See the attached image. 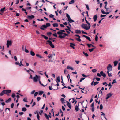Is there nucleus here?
<instances>
[{
  "instance_id": "obj_22",
  "label": "nucleus",
  "mask_w": 120,
  "mask_h": 120,
  "mask_svg": "<svg viewBox=\"0 0 120 120\" xmlns=\"http://www.w3.org/2000/svg\"><path fill=\"white\" fill-rule=\"evenodd\" d=\"M68 21L70 23H71L73 22H74L75 21L74 20L71 19V18L69 19H68Z\"/></svg>"
},
{
  "instance_id": "obj_18",
  "label": "nucleus",
  "mask_w": 120,
  "mask_h": 120,
  "mask_svg": "<svg viewBox=\"0 0 120 120\" xmlns=\"http://www.w3.org/2000/svg\"><path fill=\"white\" fill-rule=\"evenodd\" d=\"M66 102L67 103V106L70 109H71V104L70 103L68 102L67 101H66Z\"/></svg>"
},
{
  "instance_id": "obj_40",
  "label": "nucleus",
  "mask_w": 120,
  "mask_h": 120,
  "mask_svg": "<svg viewBox=\"0 0 120 120\" xmlns=\"http://www.w3.org/2000/svg\"><path fill=\"white\" fill-rule=\"evenodd\" d=\"M52 34V33L51 32H49L47 33V35L49 36H50Z\"/></svg>"
},
{
  "instance_id": "obj_12",
  "label": "nucleus",
  "mask_w": 120,
  "mask_h": 120,
  "mask_svg": "<svg viewBox=\"0 0 120 120\" xmlns=\"http://www.w3.org/2000/svg\"><path fill=\"white\" fill-rule=\"evenodd\" d=\"M98 18V16L97 15H95L93 17L94 21V22L96 21L97 19Z\"/></svg>"
},
{
  "instance_id": "obj_41",
  "label": "nucleus",
  "mask_w": 120,
  "mask_h": 120,
  "mask_svg": "<svg viewBox=\"0 0 120 120\" xmlns=\"http://www.w3.org/2000/svg\"><path fill=\"white\" fill-rule=\"evenodd\" d=\"M46 26H47V27L50 26V24L49 23H46Z\"/></svg>"
},
{
  "instance_id": "obj_46",
  "label": "nucleus",
  "mask_w": 120,
  "mask_h": 120,
  "mask_svg": "<svg viewBox=\"0 0 120 120\" xmlns=\"http://www.w3.org/2000/svg\"><path fill=\"white\" fill-rule=\"evenodd\" d=\"M54 17V15L52 14H50L49 15V17L50 18H53Z\"/></svg>"
},
{
  "instance_id": "obj_10",
  "label": "nucleus",
  "mask_w": 120,
  "mask_h": 120,
  "mask_svg": "<svg viewBox=\"0 0 120 120\" xmlns=\"http://www.w3.org/2000/svg\"><path fill=\"white\" fill-rule=\"evenodd\" d=\"M100 74L101 75L103 76L104 78L106 77V75L102 71L100 72Z\"/></svg>"
},
{
  "instance_id": "obj_17",
  "label": "nucleus",
  "mask_w": 120,
  "mask_h": 120,
  "mask_svg": "<svg viewBox=\"0 0 120 120\" xmlns=\"http://www.w3.org/2000/svg\"><path fill=\"white\" fill-rule=\"evenodd\" d=\"M64 33H62L61 30H60L57 32V34H58L59 35H61L63 34H64Z\"/></svg>"
},
{
  "instance_id": "obj_38",
  "label": "nucleus",
  "mask_w": 120,
  "mask_h": 120,
  "mask_svg": "<svg viewBox=\"0 0 120 120\" xmlns=\"http://www.w3.org/2000/svg\"><path fill=\"white\" fill-rule=\"evenodd\" d=\"M80 37L76 39V40L79 41L80 42L81 41V40L80 39Z\"/></svg>"
},
{
  "instance_id": "obj_29",
  "label": "nucleus",
  "mask_w": 120,
  "mask_h": 120,
  "mask_svg": "<svg viewBox=\"0 0 120 120\" xmlns=\"http://www.w3.org/2000/svg\"><path fill=\"white\" fill-rule=\"evenodd\" d=\"M11 100V99L10 98H9L8 100L5 101V102L6 103L9 102Z\"/></svg>"
},
{
  "instance_id": "obj_54",
  "label": "nucleus",
  "mask_w": 120,
  "mask_h": 120,
  "mask_svg": "<svg viewBox=\"0 0 120 120\" xmlns=\"http://www.w3.org/2000/svg\"><path fill=\"white\" fill-rule=\"evenodd\" d=\"M98 37L97 35H96L95 37V40L96 41H98Z\"/></svg>"
},
{
  "instance_id": "obj_45",
  "label": "nucleus",
  "mask_w": 120,
  "mask_h": 120,
  "mask_svg": "<svg viewBox=\"0 0 120 120\" xmlns=\"http://www.w3.org/2000/svg\"><path fill=\"white\" fill-rule=\"evenodd\" d=\"M85 79V78H80V79L79 81L80 82H81L83 80Z\"/></svg>"
},
{
  "instance_id": "obj_48",
  "label": "nucleus",
  "mask_w": 120,
  "mask_h": 120,
  "mask_svg": "<svg viewBox=\"0 0 120 120\" xmlns=\"http://www.w3.org/2000/svg\"><path fill=\"white\" fill-rule=\"evenodd\" d=\"M23 101L24 102H27V98H24L23 99Z\"/></svg>"
},
{
  "instance_id": "obj_58",
  "label": "nucleus",
  "mask_w": 120,
  "mask_h": 120,
  "mask_svg": "<svg viewBox=\"0 0 120 120\" xmlns=\"http://www.w3.org/2000/svg\"><path fill=\"white\" fill-rule=\"evenodd\" d=\"M86 8L87 9V10H89V6L88 5L86 4Z\"/></svg>"
},
{
  "instance_id": "obj_27",
  "label": "nucleus",
  "mask_w": 120,
  "mask_h": 120,
  "mask_svg": "<svg viewBox=\"0 0 120 120\" xmlns=\"http://www.w3.org/2000/svg\"><path fill=\"white\" fill-rule=\"evenodd\" d=\"M53 25L54 27H57L58 26V24L57 23H55L53 24Z\"/></svg>"
},
{
  "instance_id": "obj_2",
  "label": "nucleus",
  "mask_w": 120,
  "mask_h": 120,
  "mask_svg": "<svg viewBox=\"0 0 120 120\" xmlns=\"http://www.w3.org/2000/svg\"><path fill=\"white\" fill-rule=\"evenodd\" d=\"M81 27L83 28L86 30H88L90 29L91 26L90 25H88V24H82L81 25Z\"/></svg>"
},
{
  "instance_id": "obj_42",
  "label": "nucleus",
  "mask_w": 120,
  "mask_h": 120,
  "mask_svg": "<svg viewBox=\"0 0 120 120\" xmlns=\"http://www.w3.org/2000/svg\"><path fill=\"white\" fill-rule=\"evenodd\" d=\"M66 17L68 18V19H69L70 18V16L69 15L68 13L66 14Z\"/></svg>"
},
{
  "instance_id": "obj_44",
  "label": "nucleus",
  "mask_w": 120,
  "mask_h": 120,
  "mask_svg": "<svg viewBox=\"0 0 120 120\" xmlns=\"http://www.w3.org/2000/svg\"><path fill=\"white\" fill-rule=\"evenodd\" d=\"M94 49V48H92L91 49H89V50L90 52H92Z\"/></svg>"
},
{
  "instance_id": "obj_3",
  "label": "nucleus",
  "mask_w": 120,
  "mask_h": 120,
  "mask_svg": "<svg viewBox=\"0 0 120 120\" xmlns=\"http://www.w3.org/2000/svg\"><path fill=\"white\" fill-rule=\"evenodd\" d=\"M33 81L34 82H36L40 80V77L36 75L34 77L33 79Z\"/></svg>"
},
{
  "instance_id": "obj_64",
  "label": "nucleus",
  "mask_w": 120,
  "mask_h": 120,
  "mask_svg": "<svg viewBox=\"0 0 120 120\" xmlns=\"http://www.w3.org/2000/svg\"><path fill=\"white\" fill-rule=\"evenodd\" d=\"M106 16L105 15H102L101 14L100 16V17L101 18H102L103 17H105Z\"/></svg>"
},
{
  "instance_id": "obj_23",
  "label": "nucleus",
  "mask_w": 120,
  "mask_h": 120,
  "mask_svg": "<svg viewBox=\"0 0 120 120\" xmlns=\"http://www.w3.org/2000/svg\"><path fill=\"white\" fill-rule=\"evenodd\" d=\"M75 32L76 34H80L81 33V31L78 30H76L75 31Z\"/></svg>"
},
{
  "instance_id": "obj_34",
  "label": "nucleus",
  "mask_w": 120,
  "mask_h": 120,
  "mask_svg": "<svg viewBox=\"0 0 120 120\" xmlns=\"http://www.w3.org/2000/svg\"><path fill=\"white\" fill-rule=\"evenodd\" d=\"M45 116L47 119H49V116H48V115L46 114H45Z\"/></svg>"
},
{
  "instance_id": "obj_19",
  "label": "nucleus",
  "mask_w": 120,
  "mask_h": 120,
  "mask_svg": "<svg viewBox=\"0 0 120 120\" xmlns=\"http://www.w3.org/2000/svg\"><path fill=\"white\" fill-rule=\"evenodd\" d=\"M66 27L68 28V29H65L66 30H68L69 31H70V32H71L72 33H73V31H71V29H70V28L68 26H66Z\"/></svg>"
},
{
  "instance_id": "obj_20",
  "label": "nucleus",
  "mask_w": 120,
  "mask_h": 120,
  "mask_svg": "<svg viewBox=\"0 0 120 120\" xmlns=\"http://www.w3.org/2000/svg\"><path fill=\"white\" fill-rule=\"evenodd\" d=\"M60 77L59 76L58 77L56 80V81L57 83H58L60 81Z\"/></svg>"
},
{
  "instance_id": "obj_61",
  "label": "nucleus",
  "mask_w": 120,
  "mask_h": 120,
  "mask_svg": "<svg viewBox=\"0 0 120 120\" xmlns=\"http://www.w3.org/2000/svg\"><path fill=\"white\" fill-rule=\"evenodd\" d=\"M85 21H86V22L88 24V25H90V23L88 22V21L86 19V17L85 18Z\"/></svg>"
},
{
  "instance_id": "obj_31",
  "label": "nucleus",
  "mask_w": 120,
  "mask_h": 120,
  "mask_svg": "<svg viewBox=\"0 0 120 120\" xmlns=\"http://www.w3.org/2000/svg\"><path fill=\"white\" fill-rule=\"evenodd\" d=\"M15 64L16 65H19V66H21V65H20V63L18 62H16L15 63Z\"/></svg>"
},
{
  "instance_id": "obj_11",
  "label": "nucleus",
  "mask_w": 120,
  "mask_h": 120,
  "mask_svg": "<svg viewBox=\"0 0 120 120\" xmlns=\"http://www.w3.org/2000/svg\"><path fill=\"white\" fill-rule=\"evenodd\" d=\"M6 94H7V95H8V94L10 93L11 92V90H5Z\"/></svg>"
},
{
  "instance_id": "obj_59",
  "label": "nucleus",
  "mask_w": 120,
  "mask_h": 120,
  "mask_svg": "<svg viewBox=\"0 0 120 120\" xmlns=\"http://www.w3.org/2000/svg\"><path fill=\"white\" fill-rule=\"evenodd\" d=\"M20 63V65H21V66H23V65L22 64V62L21 61H21L20 62V63Z\"/></svg>"
},
{
  "instance_id": "obj_39",
  "label": "nucleus",
  "mask_w": 120,
  "mask_h": 120,
  "mask_svg": "<svg viewBox=\"0 0 120 120\" xmlns=\"http://www.w3.org/2000/svg\"><path fill=\"white\" fill-rule=\"evenodd\" d=\"M99 82H96L94 83L93 85L94 86H95L97 84H98Z\"/></svg>"
},
{
  "instance_id": "obj_36",
  "label": "nucleus",
  "mask_w": 120,
  "mask_h": 120,
  "mask_svg": "<svg viewBox=\"0 0 120 120\" xmlns=\"http://www.w3.org/2000/svg\"><path fill=\"white\" fill-rule=\"evenodd\" d=\"M75 2V1L74 0H72L70 2H69V4H71Z\"/></svg>"
},
{
  "instance_id": "obj_6",
  "label": "nucleus",
  "mask_w": 120,
  "mask_h": 120,
  "mask_svg": "<svg viewBox=\"0 0 120 120\" xmlns=\"http://www.w3.org/2000/svg\"><path fill=\"white\" fill-rule=\"evenodd\" d=\"M64 35H59L58 37H59L61 39L64 38L66 36H68V35L65 33H64Z\"/></svg>"
},
{
  "instance_id": "obj_57",
  "label": "nucleus",
  "mask_w": 120,
  "mask_h": 120,
  "mask_svg": "<svg viewBox=\"0 0 120 120\" xmlns=\"http://www.w3.org/2000/svg\"><path fill=\"white\" fill-rule=\"evenodd\" d=\"M83 54H84L85 56L86 57H87L88 56V55L87 53H85V52H83Z\"/></svg>"
},
{
  "instance_id": "obj_9",
  "label": "nucleus",
  "mask_w": 120,
  "mask_h": 120,
  "mask_svg": "<svg viewBox=\"0 0 120 120\" xmlns=\"http://www.w3.org/2000/svg\"><path fill=\"white\" fill-rule=\"evenodd\" d=\"M112 95V94L111 93L108 94H107V97H106V99H108L109 98L111 97Z\"/></svg>"
},
{
  "instance_id": "obj_15",
  "label": "nucleus",
  "mask_w": 120,
  "mask_h": 120,
  "mask_svg": "<svg viewBox=\"0 0 120 120\" xmlns=\"http://www.w3.org/2000/svg\"><path fill=\"white\" fill-rule=\"evenodd\" d=\"M82 36L86 38L87 39L89 40L90 41H91V40L90 39V37L87 36L85 35H83Z\"/></svg>"
},
{
  "instance_id": "obj_56",
  "label": "nucleus",
  "mask_w": 120,
  "mask_h": 120,
  "mask_svg": "<svg viewBox=\"0 0 120 120\" xmlns=\"http://www.w3.org/2000/svg\"><path fill=\"white\" fill-rule=\"evenodd\" d=\"M25 51L27 53H28L29 52L28 50L26 49V48L25 49Z\"/></svg>"
},
{
  "instance_id": "obj_43",
  "label": "nucleus",
  "mask_w": 120,
  "mask_h": 120,
  "mask_svg": "<svg viewBox=\"0 0 120 120\" xmlns=\"http://www.w3.org/2000/svg\"><path fill=\"white\" fill-rule=\"evenodd\" d=\"M5 7H4V8H1V10H0V11H1L2 12H4V11L5 10Z\"/></svg>"
},
{
  "instance_id": "obj_37",
  "label": "nucleus",
  "mask_w": 120,
  "mask_h": 120,
  "mask_svg": "<svg viewBox=\"0 0 120 120\" xmlns=\"http://www.w3.org/2000/svg\"><path fill=\"white\" fill-rule=\"evenodd\" d=\"M44 92L42 91H40L39 92V95H41Z\"/></svg>"
},
{
  "instance_id": "obj_5",
  "label": "nucleus",
  "mask_w": 120,
  "mask_h": 120,
  "mask_svg": "<svg viewBox=\"0 0 120 120\" xmlns=\"http://www.w3.org/2000/svg\"><path fill=\"white\" fill-rule=\"evenodd\" d=\"M112 69V67L110 64H109L107 66V69L108 70V72L111 71Z\"/></svg>"
},
{
  "instance_id": "obj_47",
  "label": "nucleus",
  "mask_w": 120,
  "mask_h": 120,
  "mask_svg": "<svg viewBox=\"0 0 120 120\" xmlns=\"http://www.w3.org/2000/svg\"><path fill=\"white\" fill-rule=\"evenodd\" d=\"M43 111L42 110H41L39 112L40 114L41 115L42 114V112H43Z\"/></svg>"
},
{
  "instance_id": "obj_16",
  "label": "nucleus",
  "mask_w": 120,
  "mask_h": 120,
  "mask_svg": "<svg viewBox=\"0 0 120 120\" xmlns=\"http://www.w3.org/2000/svg\"><path fill=\"white\" fill-rule=\"evenodd\" d=\"M67 68L68 69H69L71 70H72L74 69L72 67L70 66H67Z\"/></svg>"
},
{
  "instance_id": "obj_60",
  "label": "nucleus",
  "mask_w": 120,
  "mask_h": 120,
  "mask_svg": "<svg viewBox=\"0 0 120 120\" xmlns=\"http://www.w3.org/2000/svg\"><path fill=\"white\" fill-rule=\"evenodd\" d=\"M14 59L15 61H17V58L16 56H15L14 57Z\"/></svg>"
},
{
  "instance_id": "obj_62",
  "label": "nucleus",
  "mask_w": 120,
  "mask_h": 120,
  "mask_svg": "<svg viewBox=\"0 0 120 120\" xmlns=\"http://www.w3.org/2000/svg\"><path fill=\"white\" fill-rule=\"evenodd\" d=\"M38 94V92H35L34 94V96L35 97Z\"/></svg>"
},
{
  "instance_id": "obj_24",
  "label": "nucleus",
  "mask_w": 120,
  "mask_h": 120,
  "mask_svg": "<svg viewBox=\"0 0 120 120\" xmlns=\"http://www.w3.org/2000/svg\"><path fill=\"white\" fill-rule=\"evenodd\" d=\"M36 56L37 57H39V58H42L43 57L41 56H40V55H39L38 54H36Z\"/></svg>"
},
{
  "instance_id": "obj_50",
  "label": "nucleus",
  "mask_w": 120,
  "mask_h": 120,
  "mask_svg": "<svg viewBox=\"0 0 120 120\" xmlns=\"http://www.w3.org/2000/svg\"><path fill=\"white\" fill-rule=\"evenodd\" d=\"M107 73L108 74V76L109 77H111L112 76V75L111 74V73H109V72H108V71H107Z\"/></svg>"
},
{
  "instance_id": "obj_13",
  "label": "nucleus",
  "mask_w": 120,
  "mask_h": 120,
  "mask_svg": "<svg viewBox=\"0 0 120 120\" xmlns=\"http://www.w3.org/2000/svg\"><path fill=\"white\" fill-rule=\"evenodd\" d=\"M5 94H6L5 90H4L0 93V96H2Z\"/></svg>"
},
{
  "instance_id": "obj_14",
  "label": "nucleus",
  "mask_w": 120,
  "mask_h": 120,
  "mask_svg": "<svg viewBox=\"0 0 120 120\" xmlns=\"http://www.w3.org/2000/svg\"><path fill=\"white\" fill-rule=\"evenodd\" d=\"M47 27V26H46V25H42L41 27L40 28V29L42 30H44V28H45Z\"/></svg>"
},
{
  "instance_id": "obj_35",
  "label": "nucleus",
  "mask_w": 120,
  "mask_h": 120,
  "mask_svg": "<svg viewBox=\"0 0 120 120\" xmlns=\"http://www.w3.org/2000/svg\"><path fill=\"white\" fill-rule=\"evenodd\" d=\"M22 111L25 112L26 110L27 109L25 107H23L22 108Z\"/></svg>"
},
{
  "instance_id": "obj_8",
  "label": "nucleus",
  "mask_w": 120,
  "mask_h": 120,
  "mask_svg": "<svg viewBox=\"0 0 120 120\" xmlns=\"http://www.w3.org/2000/svg\"><path fill=\"white\" fill-rule=\"evenodd\" d=\"M27 18L31 20L32 19L34 18V15H31L28 16H27Z\"/></svg>"
},
{
  "instance_id": "obj_26",
  "label": "nucleus",
  "mask_w": 120,
  "mask_h": 120,
  "mask_svg": "<svg viewBox=\"0 0 120 120\" xmlns=\"http://www.w3.org/2000/svg\"><path fill=\"white\" fill-rule=\"evenodd\" d=\"M41 35L42 37H43L46 40H47L48 39V37L45 36L44 35L41 34Z\"/></svg>"
},
{
  "instance_id": "obj_53",
  "label": "nucleus",
  "mask_w": 120,
  "mask_h": 120,
  "mask_svg": "<svg viewBox=\"0 0 120 120\" xmlns=\"http://www.w3.org/2000/svg\"><path fill=\"white\" fill-rule=\"evenodd\" d=\"M103 106L102 104H101L100 105V110H101L103 109Z\"/></svg>"
},
{
  "instance_id": "obj_1",
  "label": "nucleus",
  "mask_w": 120,
  "mask_h": 120,
  "mask_svg": "<svg viewBox=\"0 0 120 120\" xmlns=\"http://www.w3.org/2000/svg\"><path fill=\"white\" fill-rule=\"evenodd\" d=\"M110 8H108L105 9H106V12H105L103 10L101 9V11L102 13L107 15L111 13L112 11V10L110 9V8H111V6H110Z\"/></svg>"
},
{
  "instance_id": "obj_49",
  "label": "nucleus",
  "mask_w": 120,
  "mask_h": 120,
  "mask_svg": "<svg viewBox=\"0 0 120 120\" xmlns=\"http://www.w3.org/2000/svg\"><path fill=\"white\" fill-rule=\"evenodd\" d=\"M97 70L96 69H92V71L94 73L95 72H96Z\"/></svg>"
},
{
  "instance_id": "obj_32",
  "label": "nucleus",
  "mask_w": 120,
  "mask_h": 120,
  "mask_svg": "<svg viewBox=\"0 0 120 120\" xmlns=\"http://www.w3.org/2000/svg\"><path fill=\"white\" fill-rule=\"evenodd\" d=\"M30 53L31 55L33 56H34L35 55L34 52L32 51H30Z\"/></svg>"
},
{
  "instance_id": "obj_33",
  "label": "nucleus",
  "mask_w": 120,
  "mask_h": 120,
  "mask_svg": "<svg viewBox=\"0 0 120 120\" xmlns=\"http://www.w3.org/2000/svg\"><path fill=\"white\" fill-rule=\"evenodd\" d=\"M113 63L114 64V66H116V65H117L118 63V62L116 61H114Z\"/></svg>"
},
{
  "instance_id": "obj_63",
  "label": "nucleus",
  "mask_w": 120,
  "mask_h": 120,
  "mask_svg": "<svg viewBox=\"0 0 120 120\" xmlns=\"http://www.w3.org/2000/svg\"><path fill=\"white\" fill-rule=\"evenodd\" d=\"M95 79L97 81H99L100 80V78H96Z\"/></svg>"
},
{
  "instance_id": "obj_7",
  "label": "nucleus",
  "mask_w": 120,
  "mask_h": 120,
  "mask_svg": "<svg viewBox=\"0 0 120 120\" xmlns=\"http://www.w3.org/2000/svg\"><path fill=\"white\" fill-rule=\"evenodd\" d=\"M47 41L49 43V44L52 48H54V46L53 44H52V42L50 40H47Z\"/></svg>"
},
{
  "instance_id": "obj_30",
  "label": "nucleus",
  "mask_w": 120,
  "mask_h": 120,
  "mask_svg": "<svg viewBox=\"0 0 120 120\" xmlns=\"http://www.w3.org/2000/svg\"><path fill=\"white\" fill-rule=\"evenodd\" d=\"M37 118L38 120H40V116H39V114H38V112H37Z\"/></svg>"
},
{
  "instance_id": "obj_4",
  "label": "nucleus",
  "mask_w": 120,
  "mask_h": 120,
  "mask_svg": "<svg viewBox=\"0 0 120 120\" xmlns=\"http://www.w3.org/2000/svg\"><path fill=\"white\" fill-rule=\"evenodd\" d=\"M12 42L11 40H8L7 41L6 45L7 47L8 48H9V46H11L12 45Z\"/></svg>"
},
{
  "instance_id": "obj_52",
  "label": "nucleus",
  "mask_w": 120,
  "mask_h": 120,
  "mask_svg": "<svg viewBox=\"0 0 120 120\" xmlns=\"http://www.w3.org/2000/svg\"><path fill=\"white\" fill-rule=\"evenodd\" d=\"M41 98L40 97H38L37 98V101H39L41 99Z\"/></svg>"
},
{
  "instance_id": "obj_21",
  "label": "nucleus",
  "mask_w": 120,
  "mask_h": 120,
  "mask_svg": "<svg viewBox=\"0 0 120 120\" xmlns=\"http://www.w3.org/2000/svg\"><path fill=\"white\" fill-rule=\"evenodd\" d=\"M70 46L73 48V49H75V47H74V46H75V45L73 43H70Z\"/></svg>"
},
{
  "instance_id": "obj_51",
  "label": "nucleus",
  "mask_w": 120,
  "mask_h": 120,
  "mask_svg": "<svg viewBox=\"0 0 120 120\" xmlns=\"http://www.w3.org/2000/svg\"><path fill=\"white\" fill-rule=\"evenodd\" d=\"M11 96L12 98H14L15 96V94L14 93H13L12 94Z\"/></svg>"
},
{
  "instance_id": "obj_25",
  "label": "nucleus",
  "mask_w": 120,
  "mask_h": 120,
  "mask_svg": "<svg viewBox=\"0 0 120 120\" xmlns=\"http://www.w3.org/2000/svg\"><path fill=\"white\" fill-rule=\"evenodd\" d=\"M79 109L78 106L77 105L75 106V109L76 112H77L79 110Z\"/></svg>"
},
{
  "instance_id": "obj_28",
  "label": "nucleus",
  "mask_w": 120,
  "mask_h": 120,
  "mask_svg": "<svg viewBox=\"0 0 120 120\" xmlns=\"http://www.w3.org/2000/svg\"><path fill=\"white\" fill-rule=\"evenodd\" d=\"M61 101V102L63 104L65 103V102L64 101V98H62L60 99Z\"/></svg>"
},
{
  "instance_id": "obj_55",
  "label": "nucleus",
  "mask_w": 120,
  "mask_h": 120,
  "mask_svg": "<svg viewBox=\"0 0 120 120\" xmlns=\"http://www.w3.org/2000/svg\"><path fill=\"white\" fill-rule=\"evenodd\" d=\"M49 55H50V56H48V58H52V57L53 56H52V54H50Z\"/></svg>"
}]
</instances>
